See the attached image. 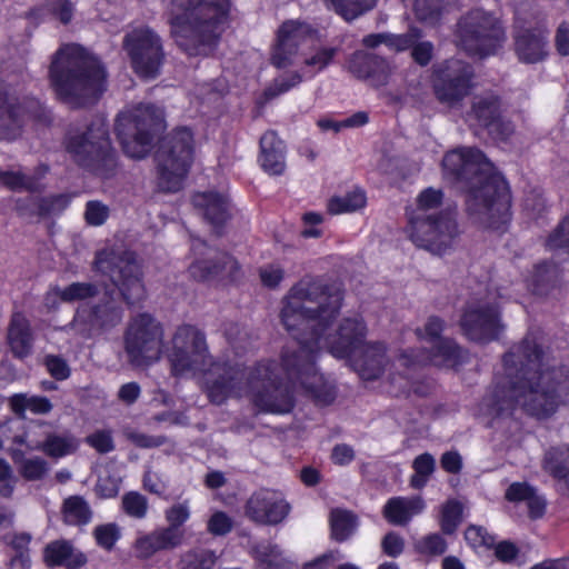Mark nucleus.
<instances>
[{
  "label": "nucleus",
  "mask_w": 569,
  "mask_h": 569,
  "mask_svg": "<svg viewBox=\"0 0 569 569\" xmlns=\"http://www.w3.org/2000/svg\"><path fill=\"white\" fill-rule=\"evenodd\" d=\"M346 68L357 79L377 88L386 86L392 73L389 61L363 50L353 52L348 58Z\"/></svg>",
  "instance_id": "23"
},
{
  "label": "nucleus",
  "mask_w": 569,
  "mask_h": 569,
  "mask_svg": "<svg viewBox=\"0 0 569 569\" xmlns=\"http://www.w3.org/2000/svg\"><path fill=\"white\" fill-rule=\"evenodd\" d=\"M9 406L13 413L24 417L26 411L33 415H48L53 405L49 398L29 393H14L9 398Z\"/></svg>",
  "instance_id": "34"
},
{
  "label": "nucleus",
  "mask_w": 569,
  "mask_h": 569,
  "mask_svg": "<svg viewBox=\"0 0 569 569\" xmlns=\"http://www.w3.org/2000/svg\"><path fill=\"white\" fill-rule=\"evenodd\" d=\"M445 174L467 188L468 216L483 228L501 231L509 220L510 198L505 179L475 148H458L443 157Z\"/></svg>",
  "instance_id": "4"
},
{
  "label": "nucleus",
  "mask_w": 569,
  "mask_h": 569,
  "mask_svg": "<svg viewBox=\"0 0 569 569\" xmlns=\"http://www.w3.org/2000/svg\"><path fill=\"white\" fill-rule=\"evenodd\" d=\"M415 473L410 477V486L415 489L423 488L436 470V460L429 452L421 453L413 459Z\"/></svg>",
  "instance_id": "41"
},
{
  "label": "nucleus",
  "mask_w": 569,
  "mask_h": 569,
  "mask_svg": "<svg viewBox=\"0 0 569 569\" xmlns=\"http://www.w3.org/2000/svg\"><path fill=\"white\" fill-rule=\"evenodd\" d=\"M63 522L70 526H84L92 519V510L81 496H70L62 505Z\"/></svg>",
  "instance_id": "37"
},
{
  "label": "nucleus",
  "mask_w": 569,
  "mask_h": 569,
  "mask_svg": "<svg viewBox=\"0 0 569 569\" xmlns=\"http://www.w3.org/2000/svg\"><path fill=\"white\" fill-rule=\"evenodd\" d=\"M505 498L510 502H527L528 513L531 519L541 518L547 508L546 498L538 489L528 482H512L505 492Z\"/></svg>",
  "instance_id": "33"
},
{
  "label": "nucleus",
  "mask_w": 569,
  "mask_h": 569,
  "mask_svg": "<svg viewBox=\"0 0 569 569\" xmlns=\"http://www.w3.org/2000/svg\"><path fill=\"white\" fill-rule=\"evenodd\" d=\"M192 250L196 254L202 256L201 258H197L189 267L190 276L193 279L204 281L221 273L236 277L239 264L238 261L228 253L211 249L201 240H197L192 243Z\"/></svg>",
  "instance_id": "21"
},
{
  "label": "nucleus",
  "mask_w": 569,
  "mask_h": 569,
  "mask_svg": "<svg viewBox=\"0 0 569 569\" xmlns=\"http://www.w3.org/2000/svg\"><path fill=\"white\" fill-rule=\"evenodd\" d=\"M121 507L127 516L134 519H143L147 517L149 503L143 495L137 491H129L122 496Z\"/></svg>",
  "instance_id": "47"
},
{
  "label": "nucleus",
  "mask_w": 569,
  "mask_h": 569,
  "mask_svg": "<svg viewBox=\"0 0 569 569\" xmlns=\"http://www.w3.org/2000/svg\"><path fill=\"white\" fill-rule=\"evenodd\" d=\"M232 527L233 520L223 511H214L207 522V530L213 536H226Z\"/></svg>",
  "instance_id": "56"
},
{
  "label": "nucleus",
  "mask_w": 569,
  "mask_h": 569,
  "mask_svg": "<svg viewBox=\"0 0 569 569\" xmlns=\"http://www.w3.org/2000/svg\"><path fill=\"white\" fill-rule=\"evenodd\" d=\"M28 120L44 122L47 114L42 104L34 98L22 101L8 92L0 93V138L13 140Z\"/></svg>",
  "instance_id": "18"
},
{
  "label": "nucleus",
  "mask_w": 569,
  "mask_h": 569,
  "mask_svg": "<svg viewBox=\"0 0 569 569\" xmlns=\"http://www.w3.org/2000/svg\"><path fill=\"white\" fill-rule=\"evenodd\" d=\"M163 128L162 112L151 104L142 103L121 112L114 126L123 151L134 159L148 154L154 138Z\"/></svg>",
  "instance_id": "10"
},
{
  "label": "nucleus",
  "mask_w": 569,
  "mask_h": 569,
  "mask_svg": "<svg viewBox=\"0 0 569 569\" xmlns=\"http://www.w3.org/2000/svg\"><path fill=\"white\" fill-rule=\"evenodd\" d=\"M217 560V555L208 549L189 551L183 557L186 569H213Z\"/></svg>",
  "instance_id": "50"
},
{
  "label": "nucleus",
  "mask_w": 569,
  "mask_h": 569,
  "mask_svg": "<svg viewBox=\"0 0 569 569\" xmlns=\"http://www.w3.org/2000/svg\"><path fill=\"white\" fill-rule=\"evenodd\" d=\"M176 377H198L209 400L222 405L246 398L259 411L287 413L293 407L290 389L279 376L276 360L263 359L250 366L239 360L214 359L206 333L192 325L179 326L167 351Z\"/></svg>",
  "instance_id": "2"
},
{
  "label": "nucleus",
  "mask_w": 569,
  "mask_h": 569,
  "mask_svg": "<svg viewBox=\"0 0 569 569\" xmlns=\"http://www.w3.org/2000/svg\"><path fill=\"white\" fill-rule=\"evenodd\" d=\"M43 366L46 367L48 373L58 381L67 380L71 375V368L62 356H44Z\"/></svg>",
  "instance_id": "51"
},
{
  "label": "nucleus",
  "mask_w": 569,
  "mask_h": 569,
  "mask_svg": "<svg viewBox=\"0 0 569 569\" xmlns=\"http://www.w3.org/2000/svg\"><path fill=\"white\" fill-rule=\"evenodd\" d=\"M43 561L47 567H66L68 569H79L83 567L88 558L74 548L68 540H54L48 543L43 549Z\"/></svg>",
  "instance_id": "30"
},
{
  "label": "nucleus",
  "mask_w": 569,
  "mask_h": 569,
  "mask_svg": "<svg viewBox=\"0 0 569 569\" xmlns=\"http://www.w3.org/2000/svg\"><path fill=\"white\" fill-rule=\"evenodd\" d=\"M331 535L336 541H345L348 539L357 527V518L353 513L336 509L330 516Z\"/></svg>",
  "instance_id": "39"
},
{
  "label": "nucleus",
  "mask_w": 569,
  "mask_h": 569,
  "mask_svg": "<svg viewBox=\"0 0 569 569\" xmlns=\"http://www.w3.org/2000/svg\"><path fill=\"white\" fill-rule=\"evenodd\" d=\"M290 510V503L280 491L266 488L254 491L244 506V513L251 521L268 526L282 522Z\"/></svg>",
  "instance_id": "20"
},
{
  "label": "nucleus",
  "mask_w": 569,
  "mask_h": 569,
  "mask_svg": "<svg viewBox=\"0 0 569 569\" xmlns=\"http://www.w3.org/2000/svg\"><path fill=\"white\" fill-rule=\"evenodd\" d=\"M345 20L351 21L371 10L377 0H326Z\"/></svg>",
  "instance_id": "42"
},
{
  "label": "nucleus",
  "mask_w": 569,
  "mask_h": 569,
  "mask_svg": "<svg viewBox=\"0 0 569 569\" xmlns=\"http://www.w3.org/2000/svg\"><path fill=\"white\" fill-rule=\"evenodd\" d=\"M49 76L59 98L72 107L94 103L107 87L100 61L77 44H66L56 52Z\"/></svg>",
  "instance_id": "6"
},
{
  "label": "nucleus",
  "mask_w": 569,
  "mask_h": 569,
  "mask_svg": "<svg viewBox=\"0 0 569 569\" xmlns=\"http://www.w3.org/2000/svg\"><path fill=\"white\" fill-rule=\"evenodd\" d=\"M110 209L99 200H90L86 204L84 220L89 226H102L109 218Z\"/></svg>",
  "instance_id": "53"
},
{
  "label": "nucleus",
  "mask_w": 569,
  "mask_h": 569,
  "mask_svg": "<svg viewBox=\"0 0 569 569\" xmlns=\"http://www.w3.org/2000/svg\"><path fill=\"white\" fill-rule=\"evenodd\" d=\"M443 328L445 323L440 318L436 316L429 317L423 329L418 328L416 332L420 339L433 345L432 351L428 355L419 356L402 352L398 358L400 366L409 368L411 365L427 362L448 367L459 365L463 360V351L451 339H442L440 337Z\"/></svg>",
  "instance_id": "14"
},
{
  "label": "nucleus",
  "mask_w": 569,
  "mask_h": 569,
  "mask_svg": "<svg viewBox=\"0 0 569 569\" xmlns=\"http://www.w3.org/2000/svg\"><path fill=\"white\" fill-rule=\"evenodd\" d=\"M443 193L440 189L427 188L421 191L415 207L407 208V232L419 248L435 254L449 251L460 236L456 212L440 210Z\"/></svg>",
  "instance_id": "7"
},
{
  "label": "nucleus",
  "mask_w": 569,
  "mask_h": 569,
  "mask_svg": "<svg viewBox=\"0 0 569 569\" xmlns=\"http://www.w3.org/2000/svg\"><path fill=\"white\" fill-rule=\"evenodd\" d=\"M462 506L457 500H448L441 508V529L445 533H452L461 521Z\"/></svg>",
  "instance_id": "49"
},
{
  "label": "nucleus",
  "mask_w": 569,
  "mask_h": 569,
  "mask_svg": "<svg viewBox=\"0 0 569 569\" xmlns=\"http://www.w3.org/2000/svg\"><path fill=\"white\" fill-rule=\"evenodd\" d=\"M194 134L188 127H179L167 136L156 152L158 186L167 192H177L193 163Z\"/></svg>",
  "instance_id": "9"
},
{
  "label": "nucleus",
  "mask_w": 569,
  "mask_h": 569,
  "mask_svg": "<svg viewBox=\"0 0 569 569\" xmlns=\"http://www.w3.org/2000/svg\"><path fill=\"white\" fill-rule=\"evenodd\" d=\"M162 325L149 313L133 317L124 332V350L131 365L141 367L157 362L162 352Z\"/></svg>",
  "instance_id": "13"
},
{
  "label": "nucleus",
  "mask_w": 569,
  "mask_h": 569,
  "mask_svg": "<svg viewBox=\"0 0 569 569\" xmlns=\"http://www.w3.org/2000/svg\"><path fill=\"white\" fill-rule=\"evenodd\" d=\"M180 546L162 527H158L149 532L138 531L132 551L137 559L148 560L160 551L173 550Z\"/></svg>",
  "instance_id": "29"
},
{
  "label": "nucleus",
  "mask_w": 569,
  "mask_h": 569,
  "mask_svg": "<svg viewBox=\"0 0 569 569\" xmlns=\"http://www.w3.org/2000/svg\"><path fill=\"white\" fill-rule=\"evenodd\" d=\"M67 150L81 167L101 177H109L116 167V154L103 119L94 120L82 133L70 136Z\"/></svg>",
  "instance_id": "11"
},
{
  "label": "nucleus",
  "mask_w": 569,
  "mask_h": 569,
  "mask_svg": "<svg viewBox=\"0 0 569 569\" xmlns=\"http://www.w3.org/2000/svg\"><path fill=\"white\" fill-rule=\"evenodd\" d=\"M336 48H320L312 56L306 57L303 60V73L307 77H313L317 72L323 70L331 63L337 54Z\"/></svg>",
  "instance_id": "45"
},
{
  "label": "nucleus",
  "mask_w": 569,
  "mask_h": 569,
  "mask_svg": "<svg viewBox=\"0 0 569 569\" xmlns=\"http://www.w3.org/2000/svg\"><path fill=\"white\" fill-rule=\"evenodd\" d=\"M194 209L218 232L229 219V201L226 194L217 191L196 192L192 196Z\"/></svg>",
  "instance_id": "27"
},
{
  "label": "nucleus",
  "mask_w": 569,
  "mask_h": 569,
  "mask_svg": "<svg viewBox=\"0 0 569 569\" xmlns=\"http://www.w3.org/2000/svg\"><path fill=\"white\" fill-rule=\"evenodd\" d=\"M559 276V270L551 263H539L528 278V287L536 295H546Z\"/></svg>",
  "instance_id": "38"
},
{
  "label": "nucleus",
  "mask_w": 569,
  "mask_h": 569,
  "mask_svg": "<svg viewBox=\"0 0 569 569\" xmlns=\"http://www.w3.org/2000/svg\"><path fill=\"white\" fill-rule=\"evenodd\" d=\"M350 360L363 380L379 379L389 365L387 347L382 342L363 343Z\"/></svg>",
  "instance_id": "24"
},
{
  "label": "nucleus",
  "mask_w": 569,
  "mask_h": 569,
  "mask_svg": "<svg viewBox=\"0 0 569 569\" xmlns=\"http://www.w3.org/2000/svg\"><path fill=\"white\" fill-rule=\"evenodd\" d=\"M515 40L516 52L523 62L536 63L548 54V30L542 26L518 29Z\"/></svg>",
  "instance_id": "25"
},
{
  "label": "nucleus",
  "mask_w": 569,
  "mask_h": 569,
  "mask_svg": "<svg viewBox=\"0 0 569 569\" xmlns=\"http://www.w3.org/2000/svg\"><path fill=\"white\" fill-rule=\"evenodd\" d=\"M311 31L308 24L296 20L283 22L278 30L271 63L279 69L292 66L299 46L311 34Z\"/></svg>",
  "instance_id": "22"
},
{
  "label": "nucleus",
  "mask_w": 569,
  "mask_h": 569,
  "mask_svg": "<svg viewBox=\"0 0 569 569\" xmlns=\"http://www.w3.org/2000/svg\"><path fill=\"white\" fill-rule=\"evenodd\" d=\"M86 442L99 453H108L114 449L112 435L109 430H98L89 435Z\"/></svg>",
  "instance_id": "60"
},
{
  "label": "nucleus",
  "mask_w": 569,
  "mask_h": 569,
  "mask_svg": "<svg viewBox=\"0 0 569 569\" xmlns=\"http://www.w3.org/2000/svg\"><path fill=\"white\" fill-rule=\"evenodd\" d=\"M416 547L422 555L439 556L446 551L447 543L440 535L431 533L419 540Z\"/></svg>",
  "instance_id": "57"
},
{
  "label": "nucleus",
  "mask_w": 569,
  "mask_h": 569,
  "mask_svg": "<svg viewBox=\"0 0 569 569\" xmlns=\"http://www.w3.org/2000/svg\"><path fill=\"white\" fill-rule=\"evenodd\" d=\"M124 435L131 443L142 449L157 448L167 441L163 436H150L133 429L127 430Z\"/></svg>",
  "instance_id": "55"
},
{
  "label": "nucleus",
  "mask_w": 569,
  "mask_h": 569,
  "mask_svg": "<svg viewBox=\"0 0 569 569\" xmlns=\"http://www.w3.org/2000/svg\"><path fill=\"white\" fill-rule=\"evenodd\" d=\"M550 248L569 247V216L565 218L548 239Z\"/></svg>",
  "instance_id": "64"
},
{
  "label": "nucleus",
  "mask_w": 569,
  "mask_h": 569,
  "mask_svg": "<svg viewBox=\"0 0 569 569\" xmlns=\"http://www.w3.org/2000/svg\"><path fill=\"white\" fill-rule=\"evenodd\" d=\"M0 184L8 187L11 190L30 189L31 182L29 179L14 171H1L0 170Z\"/></svg>",
  "instance_id": "63"
},
{
  "label": "nucleus",
  "mask_w": 569,
  "mask_h": 569,
  "mask_svg": "<svg viewBox=\"0 0 569 569\" xmlns=\"http://www.w3.org/2000/svg\"><path fill=\"white\" fill-rule=\"evenodd\" d=\"M124 48L140 77L154 78L159 74L164 52L156 32L149 28L136 29L126 36Z\"/></svg>",
  "instance_id": "16"
},
{
  "label": "nucleus",
  "mask_w": 569,
  "mask_h": 569,
  "mask_svg": "<svg viewBox=\"0 0 569 569\" xmlns=\"http://www.w3.org/2000/svg\"><path fill=\"white\" fill-rule=\"evenodd\" d=\"M541 468L556 481L558 490L569 497V442L546 449Z\"/></svg>",
  "instance_id": "28"
},
{
  "label": "nucleus",
  "mask_w": 569,
  "mask_h": 569,
  "mask_svg": "<svg viewBox=\"0 0 569 569\" xmlns=\"http://www.w3.org/2000/svg\"><path fill=\"white\" fill-rule=\"evenodd\" d=\"M257 559L268 569H291V563L283 557L282 550L270 542H261L254 547Z\"/></svg>",
  "instance_id": "40"
},
{
  "label": "nucleus",
  "mask_w": 569,
  "mask_h": 569,
  "mask_svg": "<svg viewBox=\"0 0 569 569\" xmlns=\"http://www.w3.org/2000/svg\"><path fill=\"white\" fill-rule=\"evenodd\" d=\"M93 267L119 289L128 305L144 299L142 263L134 251L122 247H106L96 253Z\"/></svg>",
  "instance_id": "8"
},
{
  "label": "nucleus",
  "mask_w": 569,
  "mask_h": 569,
  "mask_svg": "<svg viewBox=\"0 0 569 569\" xmlns=\"http://www.w3.org/2000/svg\"><path fill=\"white\" fill-rule=\"evenodd\" d=\"M78 448L79 440L69 432L61 435L50 433L43 442L36 446V449H39L47 456L57 459L74 453Z\"/></svg>",
  "instance_id": "36"
},
{
  "label": "nucleus",
  "mask_w": 569,
  "mask_h": 569,
  "mask_svg": "<svg viewBox=\"0 0 569 569\" xmlns=\"http://www.w3.org/2000/svg\"><path fill=\"white\" fill-rule=\"evenodd\" d=\"M48 470V465L44 459L36 457L24 459L20 466V473L27 480L41 479Z\"/></svg>",
  "instance_id": "59"
},
{
  "label": "nucleus",
  "mask_w": 569,
  "mask_h": 569,
  "mask_svg": "<svg viewBox=\"0 0 569 569\" xmlns=\"http://www.w3.org/2000/svg\"><path fill=\"white\" fill-rule=\"evenodd\" d=\"M262 169L271 176H280L286 169V146L277 133L267 131L260 138V158Z\"/></svg>",
  "instance_id": "31"
},
{
  "label": "nucleus",
  "mask_w": 569,
  "mask_h": 569,
  "mask_svg": "<svg viewBox=\"0 0 569 569\" xmlns=\"http://www.w3.org/2000/svg\"><path fill=\"white\" fill-rule=\"evenodd\" d=\"M6 340L14 358L22 360L32 353L34 332L30 320L23 312L16 311L11 315Z\"/></svg>",
  "instance_id": "26"
},
{
  "label": "nucleus",
  "mask_w": 569,
  "mask_h": 569,
  "mask_svg": "<svg viewBox=\"0 0 569 569\" xmlns=\"http://www.w3.org/2000/svg\"><path fill=\"white\" fill-rule=\"evenodd\" d=\"M425 508L426 503L421 496L392 497L386 502L382 515L391 525L406 526Z\"/></svg>",
  "instance_id": "32"
},
{
  "label": "nucleus",
  "mask_w": 569,
  "mask_h": 569,
  "mask_svg": "<svg viewBox=\"0 0 569 569\" xmlns=\"http://www.w3.org/2000/svg\"><path fill=\"white\" fill-rule=\"evenodd\" d=\"M70 203V198L66 194H58L43 198L39 201L38 211L40 216H53L62 212Z\"/></svg>",
  "instance_id": "54"
},
{
  "label": "nucleus",
  "mask_w": 569,
  "mask_h": 569,
  "mask_svg": "<svg viewBox=\"0 0 569 569\" xmlns=\"http://www.w3.org/2000/svg\"><path fill=\"white\" fill-rule=\"evenodd\" d=\"M503 370L479 403L489 426L512 418L517 409L543 420L569 405V370L551 367L533 338L526 337L503 356Z\"/></svg>",
  "instance_id": "3"
},
{
  "label": "nucleus",
  "mask_w": 569,
  "mask_h": 569,
  "mask_svg": "<svg viewBox=\"0 0 569 569\" xmlns=\"http://www.w3.org/2000/svg\"><path fill=\"white\" fill-rule=\"evenodd\" d=\"M302 81V76L299 72H292L277 78L272 86L267 90L269 97H276L278 94L289 91L291 88L298 86Z\"/></svg>",
  "instance_id": "61"
},
{
  "label": "nucleus",
  "mask_w": 569,
  "mask_h": 569,
  "mask_svg": "<svg viewBox=\"0 0 569 569\" xmlns=\"http://www.w3.org/2000/svg\"><path fill=\"white\" fill-rule=\"evenodd\" d=\"M122 316L121 307L112 301H106L90 309H78L70 326L80 337L91 339L118 326Z\"/></svg>",
  "instance_id": "19"
},
{
  "label": "nucleus",
  "mask_w": 569,
  "mask_h": 569,
  "mask_svg": "<svg viewBox=\"0 0 569 569\" xmlns=\"http://www.w3.org/2000/svg\"><path fill=\"white\" fill-rule=\"evenodd\" d=\"M458 44L469 54L485 57L493 53L505 41L499 20L488 11L472 9L457 23Z\"/></svg>",
  "instance_id": "12"
},
{
  "label": "nucleus",
  "mask_w": 569,
  "mask_h": 569,
  "mask_svg": "<svg viewBox=\"0 0 569 569\" xmlns=\"http://www.w3.org/2000/svg\"><path fill=\"white\" fill-rule=\"evenodd\" d=\"M417 18L428 24H436L443 12L442 0H415Z\"/></svg>",
  "instance_id": "48"
},
{
  "label": "nucleus",
  "mask_w": 569,
  "mask_h": 569,
  "mask_svg": "<svg viewBox=\"0 0 569 569\" xmlns=\"http://www.w3.org/2000/svg\"><path fill=\"white\" fill-rule=\"evenodd\" d=\"M461 328L473 341L483 342L496 339L502 330L496 295L468 303L462 317Z\"/></svg>",
  "instance_id": "17"
},
{
  "label": "nucleus",
  "mask_w": 569,
  "mask_h": 569,
  "mask_svg": "<svg viewBox=\"0 0 569 569\" xmlns=\"http://www.w3.org/2000/svg\"><path fill=\"white\" fill-rule=\"evenodd\" d=\"M473 69L461 60L451 59L435 70L433 91L442 104L459 106L472 89Z\"/></svg>",
  "instance_id": "15"
},
{
  "label": "nucleus",
  "mask_w": 569,
  "mask_h": 569,
  "mask_svg": "<svg viewBox=\"0 0 569 569\" xmlns=\"http://www.w3.org/2000/svg\"><path fill=\"white\" fill-rule=\"evenodd\" d=\"M98 293V287L90 282H73L63 288V302H73L92 298Z\"/></svg>",
  "instance_id": "52"
},
{
  "label": "nucleus",
  "mask_w": 569,
  "mask_h": 569,
  "mask_svg": "<svg viewBox=\"0 0 569 569\" xmlns=\"http://www.w3.org/2000/svg\"><path fill=\"white\" fill-rule=\"evenodd\" d=\"M366 204V194L361 190H353L343 197L330 199L328 209L333 214L352 212Z\"/></svg>",
  "instance_id": "44"
},
{
  "label": "nucleus",
  "mask_w": 569,
  "mask_h": 569,
  "mask_svg": "<svg viewBox=\"0 0 569 569\" xmlns=\"http://www.w3.org/2000/svg\"><path fill=\"white\" fill-rule=\"evenodd\" d=\"M421 39V32L417 28H410L407 33L392 34L389 33V48L395 51H405L412 49L415 43Z\"/></svg>",
  "instance_id": "58"
},
{
  "label": "nucleus",
  "mask_w": 569,
  "mask_h": 569,
  "mask_svg": "<svg viewBox=\"0 0 569 569\" xmlns=\"http://www.w3.org/2000/svg\"><path fill=\"white\" fill-rule=\"evenodd\" d=\"M191 508L189 500L176 502L164 510L168 526L162 527L177 542L182 545L184 530L182 526L190 519Z\"/></svg>",
  "instance_id": "35"
},
{
  "label": "nucleus",
  "mask_w": 569,
  "mask_h": 569,
  "mask_svg": "<svg viewBox=\"0 0 569 569\" xmlns=\"http://www.w3.org/2000/svg\"><path fill=\"white\" fill-rule=\"evenodd\" d=\"M229 9V0H172L169 23L177 46L190 57L209 54Z\"/></svg>",
  "instance_id": "5"
},
{
  "label": "nucleus",
  "mask_w": 569,
  "mask_h": 569,
  "mask_svg": "<svg viewBox=\"0 0 569 569\" xmlns=\"http://www.w3.org/2000/svg\"><path fill=\"white\" fill-rule=\"evenodd\" d=\"M472 114L479 124L487 129L500 114L498 98L495 96L477 98L472 104Z\"/></svg>",
  "instance_id": "43"
},
{
  "label": "nucleus",
  "mask_w": 569,
  "mask_h": 569,
  "mask_svg": "<svg viewBox=\"0 0 569 569\" xmlns=\"http://www.w3.org/2000/svg\"><path fill=\"white\" fill-rule=\"evenodd\" d=\"M465 539L473 548L490 547L493 543V537L485 528L478 526L468 527Z\"/></svg>",
  "instance_id": "62"
},
{
  "label": "nucleus",
  "mask_w": 569,
  "mask_h": 569,
  "mask_svg": "<svg viewBox=\"0 0 569 569\" xmlns=\"http://www.w3.org/2000/svg\"><path fill=\"white\" fill-rule=\"evenodd\" d=\"M341 305L342 292L312 276L300 279L283 299L281 320L298 346L283 349L278 371L280 380L283 373L292 387L300 386L321 405L331 403L336 391L316 367L318 352L327 349L336 358L350 359L365 343L367 335V327L359 317L345 318L336 330L331 329Z\"/></svg>",
  "instance_id": "1"
},
{
  "label": "nucleus",
  "mask_w": 569,
  "mask_h": 569,
  "mask_svg": "<svg viewBox=\"0 0 569 569\" xmlns=\"http://www.w3.org/2000/svg\"><path fill=\"white\" fill-rule=\"evenodd\" d=\"M96 543L106 551H111L121 538V528L116 522L98 525L92 530Z\"/></svg>",
  "instance_id": "46"
}]
</instances>
